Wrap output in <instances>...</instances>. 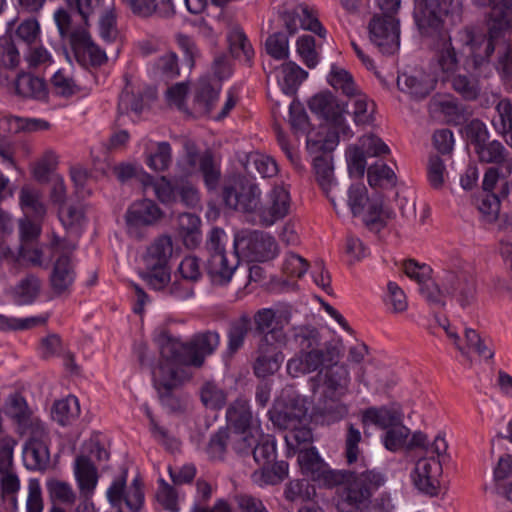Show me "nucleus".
Returning <instances> with one entry per match:
<instances>
[{"label": "nucleus", "instance_id": "obj_22", "mask_svg": "<svg viewBox=\"0 0 512 512\" xmlns=\"http://www.w3.org/2000/svg\"><path fill=\"white\" fill-rule=\"evenodd\" d=\"M75 269L67 254L60 255L53 264L49 285L55 297L67 296L75 280Z\"/></svg>", "mask_w": 512, "mask_h": 512}, {"label": "nucleus", "instance_id": "obj_61", "mask_svg": "<svg viewBox=\"0 0 512 512\" xmlns=\"http://www.w3.org/2000/svg\"><path fill=\"white\" fill-rule=\"evenodd\" d=\"M21 481L15 469L0 472V490L3 498L11 497L14 506L17 505V493L20 491Z\"/></svg>", "mask_w": 512, "mask_h": 512}, {"label": "nucleus", "instance_id": "obj_13", "mask_svg": "<svg viewBox=\"0 0 512 512\" xmlns=\"http://www.w3.org/2000/svg\"><path fill=\"white\" fill-rule=\"evenodd\" d=\"M234 248L250 261L265 262L274 259L279 254L276 239L267 232L253 230L237 234L234 238Z\"/></svg>", "mask_w": 512, "mask_h": 512}, {"label": "nucleus", "instance_id": "obj_51", "mask_svg": "<svg viewBox=\"0 0 512 512\" xmlns=\"http://www.w3.org/2000/svg\"><path fill=\"white\" fill-rule=\"evenodd\" d=\"M230 447L240 456L250 455L257 439L251 429L229 430Z\"/></svg>", "mask_w": 512, "mask_h": 512}, {"label": "nucleus", "instance_id": "obj_41", "mask_svg": "<svg viewBox=\"0 0 512 512\" xmlns=\"http://www.w3.org/2000/svg\"><path fill=\"white\" fill-rule=\"evenodd\" d=\"M41 289L40 279L29 274L19 281V283L12 290V297L18 305H28L35 301Z\"/></svg>", "mask_w": 512, "mask_h": 512}, {"label": "nucleus", "instance_id": "obj_11", "mask_svg": "<svg viewBox=\"0 0 512 512\" xmlns=\"http://www.w3.org/2000/svg\"><path fill=\"white\" fill-rule=\"evenodd\" d=\"M293 311L289 304H281L276 309L262 308L256 311L253 316L254 330L261 336L260 342L286 346L288 337L284 326L290 324Z\"/></svg>", "mask_w": 512, "mask_h": 512}, {"label": "nucleus", "instance_id": "obj_29", "mask_svg": "<svg viewBox=\"0 0 512 512\" xmlns=\"http://www.w3.org/2000/svg\"><path fill=\"white\" fill-rule=\"evenodd\" d=\"M74 473L81 495L86 499L90 498L98 483L97 468L91 458L87 455L78 456Z\"/></svg>", "mask_w": 512, "mask_h": 512}, {"label": "nucleus", "instance_id": "obj_43", "mask_svg": "<svg viewBox=\"0 0 512 512\" xmlns=\"http://www.w3.org/2000/svg\"><path fill=\"white\" fill-rule=\"evenodd\" d=\"M15 88L17 93L24 97L45 100L48 96L44 80L30 74L19 75L15 82Z\"/></svg>", "mask_w": 512, "mask_h": 512}, {"label": "nucleus", "instance_id": "obj_16", "mask_svg": "<svg viewBox=\"0 0 512 512\" xmlns=\"http://www.w3.org/2000/svg\"><path fill=\"white\" fill-rule=\"evenodd\" d=\"M23 447L24 466L31 471H45L50 464L47 432L42 423L34 424Z\"/></svg>", "mask_w": 512, "mask_h": 512}, {"label": "nucleus", "instance_id": "obj_23", "mask_svg": "<svg viewBox=\"0 0 512 512\" xmlns=\"http://www.w3.org/2000/svg\"><path fill=\"white\" fill-rule=\"evenodd\" d=\"M400 90L408 93L416 100L424 99L435 88L436 79L423 70H413L410 73H402L397 78Z\"/></svg>", "mask_w": 512, "mask_h": 512}, {"label": "nucleus", "instance_id": "obj_58", "mask_svg": "<svg viewBox=\"0 0 512 512\" xmlns=\"http://www.w3.org/2000/svg\"><path fill=\"white\" fill-rule=\"evenodd\" d=\"M432 113H441L449 119H454L461 113V107L457 100L450 95H438L429 102Z\"/></svg>", "mask_w": 512, "mask_h": 512}, {"label": "nucleus", "instance_id": "obj_31", "mask_svg": "<svg viewBox=\"0 0 512 512\" xmlns=\"http://www.w3.org/2000/svg\"><path fill=\"white\" fill-rule=\"evenodd\" d=\"M441 43L436 51V59L441 71L447 75L457 72L460 67V54L456 47L452 44L450 37L444 32L436 34Z\"/></svg>", "mask_w": 512, "mask_h": 512}, {"label": "nucleus", "instance_id": "obj_9", "mask_svg": "<svg viewBox=\"0 0 512 512\" xmlns=\"http://www.w3.org/2000/svg\"><path fill=\"white\" fill-rule=\"evenodd\" d=\"M153 376L162 406L170 413H184L189 397L178 389L184 378L183 369L160 359Z\"/></svg>", "mask_w": 512, "mask_h": 512}, {"label": "nucleus", "instance_id": "obj_33", "mask_svg": "<svg viewBox=\"0 0 512 512\" xmlns=\"http://www.w3.org/2000/svg\"><path fill=\"white\" fill-rule=\"evenodd\" d=\"M7 414L18 424L22 434L29 433L34 429V424L41 423L32 417L26 400L17 394L10 396Z\"/></svg>", "mask_w": 512, "mask_h": 512}, {"label": "nucleus", "instance_id": "obj_46", "mask_svg": "<svg viewBox=\"0 0 512 512\" xmlns=\"http://www.w3.org/2000/svg\"><path fill=\"white\" fill-rule=\"evenodd\" d=\"M298 463L303 474L313 479L321 478L325 464L315 448H301L298 453Z\"/></svg>", "mask_w": 512, "mask_h": 512}, {"label": "nucleus", "instance_id": "obj_56", "mask_svg": "<svg viewBox=\"0 0 512 512\" xmlns=\"http://www.w3.org/2000/svg\"><path fill=\"white\" fill-rule=\"evenodd\" d=\"M147 165L155 171H165L172 162V149L168 142H159L155 151L147 156Z\"/></svg>", "mask_w": 512, "mask_h": 512}, {"label": "nucleus", "instance_id": "obj_36", "mask_svg": "<svg viewBox=\"0 0 512 512\" xmlns=\"http://www.w3.org/2000/svg\"><path fill=\"white\" fill-rule=\"evenodd\" d=\"M342 397L343 396H326L322 394L317 411L323 422L327 424L336 423L348 415L349 407L340 400Z\"/></svg>", "mask_w": 512, "mask_h": 512}, {"label": "nucleus", "instance_id": "obj_10", "mask_svg": "<svg viewBox=\"0 0 512 512\" xmlns=\"http://www.w3.org/2000/svg\"><path fill=\"white\" fill-rule=\"evenodd\" d=\"M452 6L453 0H414L413 17L421 35L434 37L444 32V17L450 14L453 24L461 22L460 13Z\"/></svg>", "mask_w": 512, "mask_h": 512}, {"label": "nucleus", "instance_id": "obj_30", "mask_svg": "<svg viewBox=\"0 0 512 512\" xmlns=\"http://www.w3.org/2000/svg\"><path fill=\"white\" fill-rule=\"evenodd\" d=\"M201 220L192 213H182L177 219V233L188 249H195L202 241Z\"/></svg>", "mask_w": 512, "mask_h": 512}, {"label": "nucleus", "instance_id": "obj_28", "mask_svg": "<svg viewBox=\"0 0 512 512\" xmlns=\"http://www.w3.org/2000/svg\"><path fill=\"white\" fill-rule=\"evenodd\" d=\"M276 343L259 342L257 357L254 362V373L258 377L274 374L284 359L282 352L276 351Z\"/></svg>", "mask_w": 512, "mask_h": 512}, {"label": "nucleus", "instance_id": "obj_2", "mask_svg": "<svg viewBox=\"0 0 512 512\" xmlns=\"http://www.w3.org/2000/svg\"><path fill=\"white\" fill-rule=\"evenodd\" d=\"M477 284L469 265L461 260L442 268L436 280L422 289V297L429 305L443 308L446 299L453 298L463 309L476 301Z\"/></svg>", "mask_w": 512, "mask_h": 512}, {"label": "nucleus", "instance_id": "obj_49", "mask_svg": "<svg viewBox=\"0 0 512 512\" xmlns=\"http://www.w3.org/2000/svg\"><path fill=\"white\" fill-rule=\"evenodd\" d=\"M451 87L465 100H475L480 92L476 78L467 74H451Z\"/></svg>", "mask_w": 512, "mask_h": 512}, {"label": "nucleus", "instance_id": "obj_47", "mask_svg": "<svg viewBox=\"0 0 512 512\" xmlns=\"http://www.w3.org/2000/svg\"><path fill=\"white\" fill-rule=\"evenodd\" d=\"M327 81L334 89L340 90L347 97H352L358 91L352 75L337 65L331 66Z\"/></svg>", "mask_w": 512, "mask_h": 512}, {"label": "nucleus", "instance_id": "obj_34", "mask_svg": "<svg viewBox=\"0 0 512 512\" xmlns=\"http://www.w3.org/2000/svg\"><path fill=\"white\" fill-rule=\"evenodd\" d=\"M363 424H373L381 429L388 430L403 422L402 413L387 407H370L362 414Z\"/></svg>", "mask_w": 512, "mask_h": 512}, {"label": "nucleus", "instance_id": "obj_54", "mask_svg": "<svg viewBox=\"0 0 512 512\" xmlns=\"http://www.w3.org/2000/svg\"><path fill=\"white\" fill-rule=\"evenodd\" d=\"M353 98V116L356 124H370L373 121V113L375 111V104L369 101L367 96L360 93L359 90Z\"/></svg>", "mask_w": 512, "mask_h": 512}, {"label": "nucleus", "instance_id": "obj_38", "mask_svg": "<svg viewBox=\"0 0 512 512\" xmlns=\"http://www.w3.org/2000/svg\"><path fill=\"white\" fill-rule=\"evenodd\" d=\"M496 114L492 118V126L505 142L512 148V103L509 99H501L495 106Z\"/></svg>", "mask_w": 512, "mask_h": 512}, {"label": "nucleus", "instance_id": "obj_59", "mask_svg": "<svg viewBox=\"0 0 512 512\" xmlns=\"http://www.w3.org/2000/svg\"><path fill=\"white\" fill-rule=\"evenodd\" d=\"M47 489L51 500L58 501L66 505H73L76 501V494L71 485L60 480H49Z\"/></svg>", "mask_w": 512, "mask_h": 512}, {"label": "nucleus", "instance_id": "obj_18", "mask_svg": "<svg viewBox=\"0 0 512 512\" xmlns=\"http://www.w3.org/2000/svg\"><path fill=\"white\" fill-rule=\"evenodd\" d=\"M126 477L124 472L120 477L115 479L107 490V498L112 507L117 508L118 512H122V504L125 503L131 512H138L144 503V492L142 483L135 478L129 490L126 491Z\"/></svg>", "mask_w": 512, "mask_h": 512}, {"label": "nucleus", "instance_id": "obj_26", "mask_svg": "<svg viewBox=\"0 0 512 512\" xmlns=\"http://www.w3.org/2000/svg\"><path fill=\"white\" fill-rule=\"evenodd\" d=\"M127 8L135 15L140 17H149L156 13L162 18H171L175 15V6L184 4V0H161L155 3V0H121Z\"/></svg>", "mask_w": 512, "mask_h": 512}, {"label": "nucleus", "instance_id": "obj_4", "mask_svg": "<svg viewBox=\"0 0 512 512\" xmlns=\"http://www.w3.org/2000/svg\"><path fill=\"white\" fill-rule=\"evenodd\" d=\"M160 359L179 368L192 366L200 368L206 357L212 355L220 344V334L216 331H203L194 334L189 341L182 343L162 333L157 338Z\"/></svg>", "mask_w": 512, "mask_h": 512}, {"label": "nucleus", "instance_id": "obj_63", "mask_svg": "<svg viewBox=\"0 0 512 512\" xmlns=\"http://www.w3.org/2000/svg\"><path fill=\"white\" fill-rule=\"evenodd\" d=\"M51 83L55 94L64 98H69L80 90L74 79L61 70L53 75Z\"/></svg>", "mask_w": 512, "mask_h": 512}, {"label": "nucleus", "instance_id": "obj_14", "mask_svg": "<svg viewBox=\"0 0 512 512\" xmlns=\"http://www.w3.org/2000/svg\"><path fill=\"white\" fill-rule=\"evenodd\" d=\"M340 350L333 343H326L323 349L318 347L299 351L287 362V372L292 377H298L317 371L325 363L338 361Z\"/></svg>", "mask_w": 512, "mask_h": 512}, {"label": "nucleus", "instance_id": "obj_48", "mask_svg": "<svg viewBox=\"0 0 512 512\" xmlns=\"http://www.w3.org/2000/svg\"><path fill=\"white\" fill-rule=\"evenodd\" d=\"M287 476L288 463L274 460L269 466L262 468L260 472H254L252 477L255 482L275 485L283 481Z\"/></svg>", "mask_w": 512, "mask_h": 512}, {"label": "nucleus", "instance_id": "obj_35", "mask_svg": "<svg viewBox=\"0 0 512 512\" xmlns=\"http://www.w3.org/2000/svg\"><path fill=\"white\" fill-rule=\"evenodd\" d=\"M218 95L219 89L214 88L207 79H200L194 91V113L198 116L208 115L217 101Z\"/></svg>", "mask_w": 512, "mask_h": 512}, {"label": "nucleus", "instance_id": "obj_20", "mask_svg": "<svg viewBox=\"0 0 512 512\" xmlns=\"http://www.w3.org/2000/svg\"><path fill=\"white\" fill-rule=\"evenodd\" d=\"M442 465L435 457L420 458L415 465L412 478L416 488L429 495L437 496L440 489L439 477Z\"/></svg>", "mask_w": 512, "mask_h": 512}, {"label": "nucleus", "instance_id": "obj_55", "mask_svg": "<svg viewBox=\"0 0 512 512\" xmlns=\"http://www.w3.org/2000/svg\"><path fill=\"white\" fill-rule=\"evenodd\" d=\"M200 398L203 405L210 409H220L226 403V393L212 381L202 385Z\"/></svg>", "mask_w": 512, "mask_h": 512}, {"label": "nucleus", "instance_id": "obj_50", "mask_svg": "<svg viewBox=\"0 0 512 512\" xmlns=\"http://www.w3.org/2000/svg\"><path fill=\"white\" fill-rule=\"evenodd\" d=\"M476 153L478 154L479 160L484 163L502 165L508 159V151L504 145L497 140L486 142L482 146H479L476 148Z\"/></svg>", "mask_w": 512, "mask_h": 512}, {"label": "nucleus", "instance_id": "obj_17", "mask_svg": "<svg viewBox=\"0 0 512 512\" xmlns=\"http://www.w3.org/2000/svg\"><path fill=\"white\" fill-rule=\"evenodd\" d=\"M164 216L160 207L150 199L134 201L125 213L127 231L131 236L141 237L140 229L155 225Z\"/></svg>", "mask_w": 512, "mask_h": 512}, {"label": "nucleus", "instance_id": "obj_8", "mask_svg": "<svg viewBox=\"0 0 512 512\" xmlns=\"http://www.w3.org/2000/svg\"><path fill=\"white\" fill-rule=\"evenodd\" d=\"M347 205L353 216L363 215L364 224L371 230H378L394 218V211L383 206L380 194L368 196L363 183L352 184L348 189Z\"/></svg>", "mask_w": 512, "mask_h": 512}, {"label": "nucleus", "instance_id": "obj_3", "mask_svg": "<svg viewBox=\"0 0 512 512\" xmlns=\"http://www.w3.org/2000/svg\"><path fill=\"white\" fill-rule=\"evenodd\" d=\"M479 7H491L488 20V38L475 37L472 29L459 31L460 41L469 49L474 67L480 68L493 54L505 33L512 28V0H473Z\"/></svg>", "mask_w": 512, "mask_h": 512}, {"label": "nucleus", "instance_id": "obj_53", "mask_svg": "<svg viewBox=\"0 0 512 512\" xmlns=\"http://www.w3.org/2000/svg\"><path fill=\"white\" fill-rule=\"evenodd\" d=\"M198 171L201 172L205 185L208 189L212 190L217 187L221 177V172L219 166L214 161L211 152L206 151L202 154Z\"/></svg>", "mask_w": 512, "mask_h": 512}, {"label": "nucleus", "instance_id": "obj_52", "mask_svg": "<svg viewBox=\"0 0 512 512\" xmlns=\"http://www.w3.org/2000/svg\"><path fill=\"white\" fill-rule=\"evenodd\" d=\"M113 173L121 183H125L133 178L141 181L144 186H148V183L152 182V176L143 171V168L136 163H119L113 167Z\"/></svg>", "mask_w": 512, "mask_h": 512}, {"label": "nucleus", "instance_id": "obj_44", "mask_svg": "<svg viewBox=\"0 0 512 512\" xmlns=\"http://www.w3.org/2000/svg\"><path fill=\"white\" fill-rule=\"evenodd\" d=\"M291 338L299 351L316 348L321 343V335L319 330L310 324L295 325L291 329Z\"/></svg>", "mask_w": 512, "mask_h": 512}, {"label": "nucleus", "instance_id": "obj_39", "mask_svg": "<svg viewBox=\"0 0 512 512\" xmlns=\"http://www.w3.org/2000/svg\"><path fill=\"white\" fill-rule=\"evenodd\" d=\"M227 430L251 429L252 412L244 398H238L227 409Z\"/></svg>", "mask_w": 512, "mask_h": 512}, {"label": "nucleus", "instance_id": "obj_64", "mask_svg": "<svg viewBox=\"0 0 512 512\" xmlns=\"http://www.w3.org/2000/svg\"><path fill=\"white\" fill-rule=\"evenodd\" d=\"M315 495V488L306 480L290 481L285 489V497L289 501H307Z\"/></svg>", "mask_w": 512, "mask_h": 512}, {"label": "nucleus", "instance_id": "obj_7", "mask_svg": "<svg viewBox=\"0 0 512 512\" xmlns=\"http://www.w3.org/2000/svg\"><path fill=\"white\" fill-rule=\"evenodd\" d=\"M384 484V477L373 470L354 473L336 492L339 512H359L369 507L374 492Z\"/></svg>", "mask_w": 512, "mask_h": 512}, {"label": "nucleus", "instance_id": "obj_45", "mask_svg": "<svg viewBox=\"0 0 512 512\" xmlns=\"http://www.w3.org/2000/svg\"><path fill=\"white\" fill-rule=\"evenodd\" d=\"M80 413L78 399L75 396H68L65 399L58 400L52 407V417L60 425H68L76 419Z\"/></svg>", "mask_w": 512, "mask_h": 512}, {"label": "nucleus", "instance_id": "obj_40", "mask_svg": "<svg viewBox=\"0 0 512 512\" xmlns=\"http://www.w3.org/2000/svg\"><path fill=\"white\" fill-rule=\"evenodd\" d=\"M227 40L232 56L247 65H251L254 50L243 30L239 27H233L228 32Z\"/></svg>", "mask_w": 512, "mask_h": 512}, {"label": "nucleus", "instance_id": "obj_37", "mask_svg": "<svg viewBox=\"0 0 512 512\" xmlns=\"http://www.w3.org/2000/svg\"><path fill=\"white\" fill-rule=\"evenodd\" d=\"M19 202L24 217L42 219L46 214V207L42 202V196L38 189L31 186H23L19 192Z\"/></svg>", "mask_w": 512, "mask_h": 512}, {"label": "nucleus", "instance_id": "obj_25", "mask_svg": "<svg viewBox=\"0 0 512 512\" xmlns=\"http://www.w3.org/2000/svg\"><path fill=\"white\" fill-rule=\"evenodd\" d=\"M239 252L234 248L232 252L216 253L209 257L207 270L214 281L226 284L231 280L240 264Z\"/></svg>", "mask_w": 512, "mask_h": 512}, {"label": "nucleus", "instance_id": "obj_19", "mask_svg": "<svg viewBox=\"0 0 512 512\" xmlns=\"http://www.w3.org/2000/svg\"><path fill=\"white\" fill-rule=\"evenodd\" d=\"M70 45L76 60L83 66H101L107 62L104 50L91 39L86 29L78 27L70 34Z\"/></svg>", "mask_w": 512, "mask_h": 512}, {"label": "nucleus", "instance_id": "obj_6", "mask_svg": "<svg viewBox=\"0 0 512 512\" xmlns=\"http://www.w3.org/2000/svg\"><path fill=\"white\" fill-rule=\"evenodd\" d=\"M281 20L286 32L277 31L269 35L264 45L266 53L275 60L289 57V36L296 34L299 29L309 30L322 38L326 35L325 28L305 4L283 12Z\"/></svg>", "mask_w": 512, "mask_h": 512}, {"label": "nucleus", "instance_id": "obj_57", "mask_svg": "<svg viewBox=\"0 0 512 512\" xmlns=\"http://www.w3.org/2000/svg\"><path fill=\"white\" fill-rule=\"evenodd\" d=\"M409 435V428L403 425V422H400V424H397L386 430L382 441L387 450L396 452L401 448L406 447Z\"/></svg>", "mask_w": 512, "mask_h": 512}, {"label": "nucleus", "instance_id": "obj_24", "mask_svg": "<svg viewBox=\"0 0 512 512\" xmlns=\"http://www.w3.org/2000/svg\"><path fill=\"white\" fill-rule=\"evenodd\" d=\"M323 395L345 396L349 392L350 373L345 364L338 361L330 363L322 373Z\"/></svg>", "mask_w": 512, "mask_h": 512}, {"label": "nucleus", "instance_id": "obj_15", "mask_svg": "<svg viewBox=\"0 0 512 512\" xmlns=\"http://www.w3.org/2000/svg\"><path fill=\"white\" fill-rule=\"evenodd\" d=\"M371 41L384 54H393L400 45L399 21L393 15H375L369 23Z\"/></svg>", "mask_w": 512, "mask_h": 512}, {"label": "nucleus", "instance_id": "obj_42", "mask_svg": "<svg viewBox=\"0 0 512 512\" xmlns=\"http://www.w3.org/2000/svg\"><path fill=\"white\" fill-rule=\"evenodd\" d=\"M250 329L251 319L247 314H243L231 322L227 332V351L229 354L233 355L243 347Z\"/></svg>", "mask_w": 512, "mask_h": 512}, {"label": "nucleus", "instance_id": "obj_5", "mask_svg": "<svg viewBox=\"0 0 512 512\" xmlns=\"http://www.w3.org/2000/svg\"><path fill=\"white\" fill-rule=\"evenodd\" d=\"M310 110L324 118L331 128H323L313 137L308 135L307 148L311 152L332 151L338 145L342 135L349 139L352 136L351 129L344 122V108L331 92H320L314 95L308 102Z\"/></svg>", "mask_w": 512, "mask_h": 512}, {"label": "nucleus", "instance_id": "obj_12", "mask_svg": "<svg viewBox=\"0 0 512 512\" xmlns=\"http://www.w3.org/2000/svg\"><path fill=\"white\" fill-rule=\"evenodd\" d=\"M306 418V407L297 403L272 414L273 423L286 430L284 439L289 449L300 450L301 445H308L312 441V432L305 425Z\"/></svg>", "mask_w": 512, "mask_h": 512}, {"label": "nucleus", "instance_id": "obj_62", "mask_svg": "<svg viewBox=\"0 0 512 512\" xmlns=\"http://www.w3.org/2000/svg\"><path fill=\"white\" fill-rule=\"evenodd\" d=\"M297 53L308 68H314L319 61L318 53L315 49V39L310 35H303L298 38Z\"/></svg>", "mask_w": 512, "mask_h": 512}, {"label": "nucleus", "instance_id": "obj_21", "mask_svg": "<svg viewBox=\"0 0 512 512\" xmlns=\"http://www.w3.org/2000/svg\"><path fill=\"white\" fill-rule=\"evenodd\" d=\"M323 152L324 154L314 158V175L316 182L337 211L336 198L342 196L343 188L335 178L333 159L329 154L330 151Z\"/></svg>", "mask_w": 512, "mask_h": 512}, {"label": "nucleus", "instance_id": "obj_1", "mask_svg": "<svg viewBox=\"0 0 512 512\" xmlns=\"http://www.w3.org/2000/svg\"><path fill=\"white\" fill-rule=\"evenodd\" d=\"M227 207L242 213L254 225L271 227L290 212L291 197L284 186H274L262 198L258 184L242 175L227 180L222 189Z\"/></svg>", "mask_w": 512, "mask_h": 512}, {"label": "nucleus", "instance_id": "obj_27", "mask_svg": "<svg viewBox=\"0 0 512 512\" xmlns=\"http://www.w3.org/2000/svg\"><path fill=\"white\" fill-rule=\"evenodd\" d=\"M271 74L286 95H294L300 84L307 78L308 73L294 62H286L277 67L273 72L267 73L270 78Z\"/></svg>", "mask_w": 512, "mask_h": 512}, {"label": "nucleus", "instance_id": "obj_60", "mask_svg": "<svg viewBox=\"0 0 512 512\" xmlns=\"http://www.w3.org/2000/svg\"><path fill=\"white\" fill-rule=\"evenodd\" d=\"M183 148L184 157L179 166L185 175L191 176L198 171L202 154H199L197 145L190 139L184 140Z\"/></svg>", "mask_w": 512, "mask_h": 512}, {"label": "nucleus", "instance_id": "obj_32", "mask_svg": "<svg viewBox=\"0 0 512 512\" xmlns=\"http://www.w3.org/2000/svg\"><path fill=\"white\" fill-rule=\"evenodd\" d=\"M173 255V240L169 235H160L147 247L144 255L146 267L168 265Z\"/></svg>", "mask_w": 512, "mask_h": 512}]
</instances>
